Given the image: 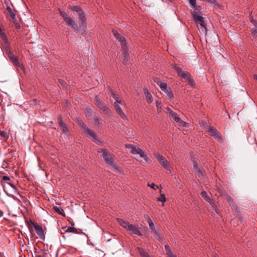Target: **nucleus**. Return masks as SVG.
Wrapping results in <instances>:
<instances>
[{
  "label": "nucleus",
  "instance_id": "nucleus-1",
  "mask_svg": "<svg viewBox=\"0 0 257 257\" xmlns=\"http://www.w3.org/2000/svg\"><path fill=\"white\" fill-rule=\"evenodd\" d=\"M1 40L3 41L1 42V45L3 47L5 54L8 56L15 66L23 69L24 68V66L19 62L18 57H16L12 52L10 42L6 35L2 32V31Z\"/></svg>",
  "mask_w": 257,
  "mask_h": 257
},
{
  "label": "nucleus",
  "instance_id": "nucleus-2",
  "mask_svg": "<svg viewBox=\"0 0 257 257\" xmlns=\"http://www.w3.org/2000/svg\"><path fill=\"white\" fill-rule=\"evenodd\" d=\"M98 153H102V157L105 163L112 169L115 172H121V169L114 162V160L111 155L106 149H100L98 151Z\"/></svg>",
  "mask_w": 257,
  "mask_h": 257
},
{
  "label": "nucleus",
  "instance_id": "nucleus-3",
  "mask_svg": "<svg viewBox=\"0 0 257 257\" xmlns=\"http://www.w3.org/2000/svg\"><path fill=\"white\" fill-rule=\"evenodd\" d=\"M201 8L196 5L193 7V9L191 11V13L193 15V19L195 22L200 25L203 32H206V25L204 22V18L201 16Z\"/></svg>",
  "mask_w": 257,
  "mask_h": 257
},
{
  "label": "nucleus",
  "instance_id": "nucleus-4",
  "mask_svg": "<svg viewBox=\"0 0 257 257\" xmlns=\"http://www.w3.org/2000/svg\"><path fill=\"white\" fill-rule=\"evenodd\" d=\"M125 147L131 149V153L133 155H138L140 157L143 158L145 163L148 164L150 163V159L148 154L140 148L132 144L126 145Z\"/></svg>",
  "mask_w": 257,
  "mask_h": 257
},
{
  "label": "nucleus",
  "instance_id": "nucleus-5",
  "mask_svg": "<svg viewBox=\"0 0 257 257\" xmlns=\"http://www.w3.org/2000/svg\"><path fill=\"white\" fill-rule=\"evenodd\" d=\"M117 221L122 227L124 228L129 232L130 235H137L139 236H142L141 232L135 225L130 224L128 222L124 221L120 218H118Z\"/></svg>",
  "mask_w": 257,
  "mask_h": 257
},
{
  "label": "nucleus",
  "instance_id": "nucleus-6",
  "mask_svg": "<svg viewBox=\"0 0 257 257\" xmlns=\"http://www.w3.org/2000/svg\"><path fill=\"white\" fill-rule=\"evenodd\" d=\"M173 68L176 71L178 76L185 79L191 87L193 88L195 87V82L190 73L187 71L182 70L181 68L177 66L173 67Z\"/></svg>",
  "mask_w": 257,
  "mask_h": 257
},
{
  "label": "nucleus",
  "instance_id": "nucleus-7",
  "mask_svg": "<svg viewBox=\"0 0 257 257\" xmlns=\"http://www.w3.org/2000/svg\"><path fill=\"white\" fill-rule=\"evenodd\" d=\"M80 124L84 129V131L86 134L87 137L93 142L98 145H100L102 143V142L98 139L96 133L94 131L89 129L87 125L83 122H81Z\"/></svg>",
  "mask_w": 257,
  "mask_h": 257
},
{
  "label": "nucleus",
  "instance_id": "nucleus-8",
  "mask_svg": "<svg viewBox=\"0 0 257 257\" xmlns=\"http://www.w3.org/2000/svg\"><path fill=\"white\" fill-rule=\"evenodd\" d=\"M205 128L209 134L217 141L219 142H222L223 141L222 137L220 133L214 127L209 125Z\"/></svg>",
  "mask_w": 257,
  "mask_h": 257
},
{
  "label": "nucleus",
  "instance_id": "nucleus-9",
  "mask_svg": "<svg viewBox=\"0 0 257 257\" xmlns=\"http://www.w3.org/2000/svg\"><path fill=\"white\" fill-rule=\"evenodd\" d=\"M154 155L162 166L166 169L170 170V165L169 163L164 156L157 152H155Z\"/></svg>",
  "mask_w": 257,
  "mask_h": 257
},
{
  "label": "nucleus",
  "instance_id": "nucleus-10",
  "mask_svg": "<svg viewBox=\"0 0 257 257\" xmlns=\"http://www.w3.org/2000/svg\"><path fill=\"white\" fill-rule=\"evenodd\" d=\"M193 169L195 172V174L198 177L201 179L205 176V171L202 167L197 162H194Z\"/></svg>",
  "mask_w": 257,
  "mask_h": 257
},
{
  "label": "nucleus",
  "instance_id": "nucleus-11",
  "mask_svg": "<svg viewBox=\"0 0 257 257\" xmlns=\"http://www.w3.org/2000/svg\"><path fill=\"white\" fill-rule=\"evenodd\" d=\"M170 117L172 120L178 123L180 126L186 127L188 126V123L181 120L177 113L174 111L173 112H171Z\"/></svg>",
  "mask_w": 257,
  "mask_h": 257
},
{
  "label": "nucleus",
  "instance_id": "nucleus-12",
  "mask_svg": "<svg viewBox=\"0 0 257 257\" xmlns=\"http://www.w3.org/2000/svg\"><path fill=\"white\" fill-rule=\"evenodd\" d=\"M4 4L6 5L8 15L10 17L14 18L15 16H16V11L14 10L12 4L10 3L9 0H5Z\"/></svg>",
  "mask_w": 257,
  "mask_h": 257
},
{
  "label": "nucleus",
  "instance_id": "nucleus-13",
  "mask_svg": "<svg viewBox=\"0 0 257 257\" xmlns=\"http://www.w3.org/2000/svg\"><path fill=\"white\" fill-rule=\"evenodd\" d=\"M4 4L6 5L8 15L10 17L14 18L15 16H16V11L14 10L12 4L10 3L9 0H5Z\"/></svg>",
  "mask_w": 257,
  "mask_h": 257
},
{
  "label": "nucleus",
  "instance_id": "nucleus-14",
  "mask_svg": "<svg viewBox=\"0 0 257 257\" xmlns=\"http://www.w3.org/2000/svg\"><path fill=\"white\" fill-rule=\"evenodd\" d=\"M4 4L6 5L8 15L10 17L14 18L15 16H16V11L14 10L12 4L10 3L9 0H5Z\"/></svg>",
  "mask_w": 257,
  "mask_h": 257
},
{
  "label": "nucleus",
  "instance_id": "nucleus-15",
  "mask_svg": "<svg viewBox=\"0 0 257 257\" xmlns=\"http://www.w3.org/2000/svg\"><path fill=\"white\" fill-rule=\"evenodd\" d=\"M112 33L115 38L121 43V47H125L126 42L123 36L118 34L117 32L115 30H112Z\"/></svg>",
  "mask_w": 257,
  "mask_h": 257
},
{
  "label": "nucleus",
  "instance_id": "nucleus-16",
  "mask_svg": "<svg viewBox=\"0 0 257 257\" xmlns=\"http://www.w3.org/2000/svg\"><path fill=\"white\" fill-rule=\"evenodd\" d=\"M122 104V103H118V102H114V107L115 108V111L116 113L119 115V116L122 118H126V116L125 115L123 111L121 109V107L120 106V104Z\"/></svg>",
  "mask_w": 257,
  "mask_h": 257
},
{
  "label": "nucleus",
  "instance_id": "nucleus-17",
  "mask_svg": "<svg viewBox=\"0 0 257 257\" xmlns=\"http://www.w3.org/2000/svg\"><path fill=\"white\" fill-rule=\"evenodd\" d=\"M201 195L206 201L209 203L213 207V209H216V206L215 205L212 199L208 196L207 192L205 191H202L201 192Z\"/></svg>",
  "mask_w": 257,
  "mask_h": 257
},
{
  "label": "nucleus",
  "instance_id": "nucleus-18",
  "mask_svg": "<svg viewBox=\"0 0 257 257\" xmlns=\"http://www.w3.org/2000/svg\"><path fill=\"white\" fill-rule=\"evenodd\" d=\"M95 103L103 112H107V108L103 106V102L98 96L95 97Z\"/></svg>",
  "mask_w": 257,
  "mask_h": 257
},
{
  "label": "nucleus",
  "instance_id": "nucleus-19",
  "mask_svg": "<svg viewBox=\"0 0 257 257\" xmlns=\"http://www.w3.org/2000/svg\"><path fill=\"white\" fill-rule=\"evenodd\" d=\"M67 26L71 27L76 31H79V27L72 18H69L65 21Z\"/></svg>",
  "mask_w": 257,
  "mask_h": 257
},
{
  "label": "nucleus",
  "instance_id": "nucleus-20",
  "mask_svg": "<svg viewBox=\"0 0 257 257\" xmlns=\"http://www.w3.org/2000/svg\"><path fill=\"white\" fill-rule=\"evenodd\" d=\"M34 227L37 234L41 237L44 236V230L41 226L39 225L34 224Z\"/></svg>",
  "mask_w": 257,
  "mask_h": 257
},
{
  "label": "nucleus",
  "instance_id": "nucleus-21",
  "mask_svg": "<svg viewBox=\"0 0 257 257\" xmlns=\"http://www.w3.org/2000/svg\"><path fill=\"white\" fill-rule=\"evenodd\" d=\"M250 22L253 24L254 27L251 29V34L254 37L257 36V22L254 21L252 18L250 19Z\"/></svg>",
  "mask_w": 257,
  "mask_h": 257
},
{
  "label": "nucleus",
  "instance_id": "nucleus-22",
  "mask_svg": "<svg viewBox=\"0 0 257 257\" xmlns=\"http://www.w3.org/2000/svg\"><path fill=\"white\" fill-rule=\"evenodd\" d=\"M122 48L123 50V52L122 53L123 63L124 64H127L128 62V54L126 49H125V47H122Z\"/></svg>",
  "mask_w": 257,
  "mask_h": 257
},
{
  "label": "nucleus",
  "instance_id": "nucleus-23",
  "mask_svg": "<svg viewBox=\"0 0 257 257\" xmlns=\"http://www.w3.org/2000/svg\"><path fill=\"white\" fill-rule=\"evenodd\" d=\"M58 122L59 126L63 132L65 133H67L68 132L67 126L66 124L62 121V119L60 117L58 119Z\"/></svg>",
  "mask_w": 257,
  "mask_h": 257
},
{
  "label": "nucleus",
  "instance_id": "nucleus-24",
  "mask_svg": "<svg viewBox=\"0 0 257 257\" xmlns=\"http://www.w3.org/2000/svg\"><path fill=\"white\" fill-rule=\"evenodd\" d=\"M111 96L115 99V102L122 103V101L118 95L114 93L112 89H109Z\"/></svg>",
  "mask_w": 257,
  "mask_h": 257
},
{
  "label": "nucleus",
  "instance_id": "nucleus-25",
  "mask_svg": "<svg viewBox=\"0 0 257 257\" xmlns=\"http://www.w3.org/2000/svg\"><path fill=\"white\" fill-rule=\"evenodd\" d=\"M151 233L157 238L159 241H162L163 238L162 236L160 235L159 231L155 228L151 229Z\"/></svg>",
  "mask_w": 257,
  "mask_h": 257
},
{
  "label": "nucleus",
  "instance_id": "nucleus-26",
  "mask_svg": "<svg viewBox=\"0 0 257 257\" xmlns=\"http://www.w3.org/2000/svg\"><path fill=\"white\" fill-rule=\"evenodd\" d=\"M54 210L59 215H61L63 216H65V213L62 207L59 206H54L53 207Z\"/></svg>",
  "mask_w": 257,
  "mask_h": 257
},
{
  "label": "nucleus",
  "instance_id": "nucleus-27",
  "mask_svg": "<svg viewBox=\"0 0 257 257\" xmlns=\"http://www.w3.org/2000/svg\"><path fill=\"white\" fill-rule=\"evenodd\" d=\"M163 92L166 94V96L170 99H172L174 98V94L171 90V89L169 87Z\"/></svg>",
  "mask_w": 257,
  "mask_h": 257
},
{
  "label": "nucleus",
  "instance_id": "nucleus-28",
  "mask_svg": "<svg viewBox=\"0 0 257 257\" xmlns=\"http://www.w3.org/2000/svg\"><path fill=\"white\" fill-rule=\"evenodd\" d=\"M157 84L163 91H165V90L169 88L168 87L167 84L163 81H158L157 82Z\"/></svg>",
  "mask_w": 257,
  "mask_h": 257
},
{
  "label": "nucleus",
  "instance_id": "nucleus-29",
  "mask_svg": "<svg viewBox=\"0 0 257 257\" xmlns=\"http://www.w3.org/2000/svg\"><path fill=\"white\" fill-rule=\"evenodd\" d=\"M79 30L81 29L82 31H85L86 29V21H79Z\"/></svg>",
  "mask_w": 257,
  "mask_h": 257
},
{
  "label": "nucleus",
  "instance_id": "nucleus-30",
  "mask_svg": "<svg viewBox=\"0 0 257 257\" xmlns=\"http://www.w3.org/2000/svg\"><path fill=\"white\" fill-rule=\"evenodd\" d=\"M145 94L148 102L152 103L153 102V99L151 93L149 92L148 91H146L145 92Z\"/></svg>",
  "mask_w": 257,
  "mask_h": 257
},
{
  "label": "nucleus",
  "instance_id": "nucleus-31",
  "mask_svg": "<svg viewBox=\"0 0 257 257\" xmlns=\"http://www.w3.org/2000/svg\"><path fill=\"white\" fill-rule=\"evenodd\" d=\"M165 248L166 250V254L167 257H177V256L173 253L172 251L169 249L168 245H165Z\"/></svg>",
  "mask_w": 257,
  "mask_h": 257
},
{
  "label": "nucleus",
  "instance_id": "nucleus-32",
  "mask_svg": "<svg viewBox=\"0 0 257 257\" xmlns=\"http://www.w3.org/2000/svg\"><path fill=\"white\" fill-rule=\"evenodd\" d=\"M3 180L5 181L8 185H10L11 187L15 189L14 185L11 182L10 178L7 176H4L3 177Z\"/></svg>",
  "mask_w": 257,
  "mask_h": 257
},
{
  "label": "nucleus",
  "instance_id": "nucleus-33",
  "mask_svg": "<svg viewBox=\"0 0 257 257\" xmlns=\"http://www.w3.org/2000/svg\"><path fill=\"white\" fill-rule=\"evenodd\" d=\"M11 21L15 25V27L18 29H20L21 28V26H20V24L19 23V22H18L16 18V16H15V17L14 18L11 17Z\"/></svg>",
  "mask_w": 257,
  "mask_h": 257
},
{
  "label": "nucleus",
  "instance_id": "nucleus-34",
  "mask_svg": "<svg viewBox=\"0 0 257 257\" xmlns=\"http://www.w3.org/2000/svg\"><path fill=\"white\" fill-rule=\"evenodd\" d=\"M1 167L7 171H9L11 169V167L8 165L7 161H4L1 166Z\"/></svg>",
  "mask_w": 257,
  "mask_h": 257
},
{
  "label": "nucleus",
  "instance_id": "nucleus-35",
  "mask_svg": "<svg viewBox=\"0 0 257 257\" xmlns=\"http://www.w3.org/2000/svg\"><path fill=\"white\" fill-rule=\"evenodd\" d=\"M104 121L100 117H97L95 118V124L99 126L102 125Z\"/></svg>",
  "mask_w": 257,
  "mask_h": 257
},
{
  "label": "nucleus",
  "instance_id": "nucleus-36",
  "mask_svg": "<svg viewBox=\"0 0 257 257\" xmlns=\"http://www.w3.org/2000/svg\"><path fill=\"white\" fill-rule=\"evenodd\" d=\"M69 9L73 11L78 13V14L81 12V8L77 6H70Z\"/></svg>",
  "mask_w": 257,
  "mask_h": 257
},
{
  "label": "nucleus",
  "instance_id": "nucleus-37",
  "mask_svg": "<svg viewBox=\"0 0 257 257\" xmlns=\"http://www.w3.org/2000/svg\"><path fill=\"white\" fill-rule=\"evenodd\" d=\"M86 116L88 118L92 116V110L89 108H87L85 111Z\"/></svg>",
  "mask_w": 257,
  "mask_h": 257
},
{
  "label": "nucleus",
  "instance_id": "nucleus-38",
  "mask_svg": "<svg viewBox=\"0 0 257 257\" xmlns=\"http://www.w3.org/2000/svg\"><path fill=\"white\" fill-rule=\"evenodd\" d=\"M79 15V21H86L85 15V13L83 12H81L78 13Z\"/></svg>",
  "mask_w": 257,
  "mask_h": 257
},
{
  "label": "nucleus",
  "instance_id": "nucleus-39",
  "mask_svg": "<svg viewBox=\"0 0 257 257\" xmlns=\"http://www.w3.org/2000/svg\"><path fill=\"white\" fill-rule=\"evenodd\" d=\"M157 201H161V202H162L163 203L166 202V196H165V194H161L160 197H158L157 198Z\"/></svg>",
  "mask_w": 257,
  "mask_h": 257
},
{
  "label": "nucleus",
  "instance_id": "nucleus-40",
  "mask_svg": "<svg viewBox=\"0 0 257 257\" xmlns=\"http://www.w3.org/2000/svg\"><path fill=\"white\" fill-rule=\"evenodd\" d=\"M148 223H149V225L151 230L152 229H154L155 228L154 223L153 222V221H152L150 217H149L148 219Z\"/></svg>",
  "mask_w": 257,
  "mask_h": 257
},
{
  "label": "nucleus",
  "instance_id": "nucleus-41",
  "mask_svg": "<svg viewBox=\"0 0 257 257\" xmlns=\"http://www.w3.org/2000/svg\"><path fill=\"white\" fill-rule=\"evenodd\" d=\"M60 15L62 17V18L64 19L65 21L69 18L68 17V16L67 15V14L64 12H61Z\"/></svg>",
  "mask_w": 257,
  "mask_h": 257
},
{
  "label": "nucleus",
  "instance_id": "nucleus-42",
  "mask_svg": "<svg viewBox=\"0 0 257 257\" xmlns=\"http://www.w3.org/2000/svg\"><path fill=\"white\" fill-rule=\"evenodd\" d=\"M156 106H157V109H158V111L159 112H161V109H162V106H161V102L157 100V101H156Z\"/></svg>",
  "mask_w": 257,
  "mask_h": 257
},
{
  "label": "nucleus",
  "instance_id": "nucleus-43",
  "mask_svg": "<svg viewBox=\"0 0 257 257\" xmlns=\"http://www.w3.org/2000/svg\"><path fill=\"white\" fill-rule=\"evenodd\" d=\"M1 137H3L4 139H7L9 138V134L6 132L1 131Z\"/></svg>",
  "mask_w": 257,
  "mask_h": 257
},
{
  "label": "nucleus",
  "instance_id": "nucleus-44",
  "mask_svg": "<svg viewBox=\"0 0 257 257\" xmlns=\"http://www.w3.org/2000/svg\"><path fill=\"white\" fill-rule=\"evenodd\" d=\"M76 230V228L72 227H69L67 228V229L65 230V232H73Z\"/></svg>",
  "mask_w": 257,
  "mask_h": 257
},
{
  "label": "nucleus",
  "instance_id": "nucleus-45",
  "mask_svg": "<svg viewBox=\"0 0 257 257\" xmlns=\"http://www.w3.org/2000/svg\"><path fill=\"white\" fill-rule=\"evenodd\" d=\"M148 186L153 188L154 190H156L157 189L159 188V187L155 185L154 183L152 184H148Z\"/></svg>",
  "mask_w": 257,
  "mask_h": 257
},
{
  "label": "nucleus",
  "instance_id": "nucleus-46",
  "mask_svg": "<svg viewBox=\"0 0 257 257\" xmlns=\"http://www.w3.org/2000/svg\"><path fill=\"white\" fill-rule=\"evenodd\" d=\"M139 251L142 257L144 256L145 254L147 253L144 249L142 248H139Z\"/></svg>",
  "mask_w": 257,
  "mask_h": 257
},
{
  "label": "nucleus",
  "instance_id": "nucleus-47",
  "mask_svg": "<svg viewBox=\"0 0 257 257\" xmlns=\"http://www.w3.org/2000/svg\"><path fill=\"white\" fill-rule=\"evenodd\" d=\"M227 200L228 202L230 204V205H232L233 206V200L232 199V198L230 197H228L227 198Z\"/></svg>",
  "mask_w": 257,
  "mask_h": 257
},
{
  "label": "nucleus",
  "instance_id": "nucleus-48",
  "mask_svg": "<svg viewBox=\"0 0 257 257\" xmlns=\"http://www.w3.org/2000/svg\"><path fill=\"white\" fill-rule=\"evenodd\" d=\"M189 3L190 4V5L193 7L194 6H195L196 5H197V3H196V0H189Z\"/></svg>",
  "mask_w": 257,
  "mask_h": 257
},
{
  "label": "nucleus",
  "instance_id": "nucleus-49",
  "mask_svg": "<svg viewBox=\"0 0 257 257\" xmlns=\"http://www.w3.org/2000/svg\"><path fill=\"white\" fill-rule=\"evenodd\" d=\"M167 110L168 112L169 113V116L171 114V112H173L174 111L170 108V107H167Z\"/></svg>",
  "mask_w": 257,
  "mask_h": 257
},
{
  "label": "nucleus",
  "instance_id": "nucleus-50",
  "mask_svg": "<svg viewBox=\"0 0 257 257\" xmlns=\"http://www.w3.org/2000/svg\"><path fill=\"white\" fill-rule=\"evenodd\" d=\"M253 78L255 79V80H256V81H257V74H254L253 75Z\"/></svg>",
  "mask_w": 257,
  "mask_h": 257
},
{
  "label": "nucleus",
  "instance_id": "nucleus-51",
  "mask_svg": "<svg viewBox=\"0 0 257 257\" xmlns=\"http://www.w3.org/2000/svg\"><path fill=\"white\" fill-rule=\"evenodd\" d=\"M142 257H150L148 253L145 254Z\"/></svg>",
  "mask_w": 257,
  "mask_h": 257
},
{
  "label": "nucleus",
  "instance_id": "nucleus-52",
  "mask_svg": "<svg viewBox=\"0 0 257 257\" xmlns=\"http://www.w3.org/2000/svg\"><path fill=\"white\" fill-rule=\"evenodd\" d=\"M35 257H42V256L39 254H35Z\"/></svg>",
  "mask_w": 257,
  "mask_h": 257
},
{
  "label": "nucleus",
  "instance_id": "nucleus-53",
  "mask_svg": "<svg viewBox=\"0 0 257 257\" xmlns=\"http://www.w3.org/2000/svg\"><path fill=\"white\" fill-rule=\"evenodd\" d=\"M3 189H4V190L6 192L5 186L4 185H3Z\"/></svg>",
  "mask_w": 257,
  "mask_h": 257
},
{
  "label": "nucleus",
  "instance_id": "nucleus-54",
  "mask_svg": "<svg viewBox=\"0 0 257 257\" xmlns=\"http://www.w3.org/2000/svg\"><path fill=\"white\" fill-rule=\"evenodd\" d=\"M1 216H2L3 215V212L2 211H1Z\"/></svg>",
  "mask_w": 257,
  "mask_h": 257
},
{
  "label": "nucleus",
  "instance_id": "nucleus-55",
  "mask_svg": "<svg viewBox=\"0 0 257 257\" xmlns=\"http://www.w3.org/2000/svg\"><path fill=\"white\" fill-rule=\"evenodd\" d=\"M1 174H4V173L2 171H1Z\"/></svg>",
  "mask_w": 257,
  "mask_h": 257
}]
</instances>
